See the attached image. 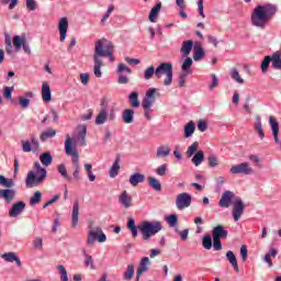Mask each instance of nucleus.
<instances>
[{
	"label": "nucleus",
	"mask_w": 281,
	"mask_h": 281,
	"mask_svg": "<svg viewBox=\"0 0 281 281\" xmlns=\"http://www.w3.org/2000/svg\"><path fill=\"white\" fill-rule=\"evenodd\" d=\"M113 52H115V46L113 45V42L106 40V38H101L95 42L94 45V76L97 78H102V67H104V64L102 63V58H112Z\"/></svg>",
	"instance_id": "obj_1"
},
{
	"label": "nucleus",
	"mask_w": 281,
	"mask_h": 281,
	"mask_svg": "<svg viewBox=\"0 0 281 281\" xmlns=\"http://www.w3.org/2000/svg\"><path fill=\"white\" fill-rule=\"evenodd\" d=\"M277 12L278 7L274 4L257 5L251 14V23L255 27H261L265 30L269 21L276 16Z\"/></svg>",
	"instance_id": "obj_2"
},
{
	"label": "nucleus",
	"mask_w": 281,
	"mask_h": 281,
	"mask_svg": "<svg viewBox=\"0 0 281 281\" xmlns=\"http://www.w3.org/2000/svg\"><path fill=\"white\" fill-rule=\"evenodd\" d=\"M166 76L164 80L165 87H170L172 85V64L170 63H161L156 69L154 66H149L144 71V78L145 80H150L153 76H156V78H161V76Z\"/></svg>",
	"instance_id": "obj_3"
},
{
	"label": "nucleus",
	"mask_w": 281,
	"mask_h": 281,
	"mask_svg": "<svg viewBox=\"0 0 281 281\" xmlns=\"http://www.w3.org/2000/svg\"><path fill=\"white\" fill-rule=\"evenodd\" d=\"M66 142H65V150H66V155H68L69 157L72 158V165L75 168V171L72 173V177H75V179H80V155L78 154V149L76 148V145H74V143L71 142V137L69 136V134L66 135Z\"/></svg>",
	"instance_id": "obj_4"
},
{
	"label": "nucleus",
	"mask_w": 281,
	"mask_h": 281,
	"mask_svg": "<svg viewBox=\"0 0 281 281\" xmlns=\"http://www.w3.org/2000/svg\"><path fill=\"white\" fill-rule=\"evenodd\" d=\"M161 229H164V226L159 221H145L140 225H138V231L143 236V240H150V238H153V236H155L156 234H159Z\"/></svg>",
	"instance_id": "obj_5"
},
{
	"label": "nucleus",
	"mask_w": 281,
	"mask_h": 281,
	"mask_svg": "<svg viewBox=\"0 0 281 281\" xmlns=\"http://www.w3.org/2000/svg\"><path fill=\"white\" fill-rule=\"evenodd\" d=\"M212 236L213 248L215 249V251H221V249H223V244L221 243V240H225L227 236H229V233L227 232V229H225V226L217 225L213 228Z\"/></svg>",
	"instance_id": "obj_6"
},
{
	"label": "nucleus",
	"mask_w": 281,
	"mask_h": 281,
	"mask_svg": "<svg viewBox=\"0 0 281 281\" xmlns=\"http://www.w3.org/2000/svg\"><path fill=\"white\" fill-rule=\"evenodd\" d=\"M47 178V170H41V173H33V171H30L26 176L25 186L26 188H36L37 186H41L43 181Z\"/></svg>",
	"instance_id": "obj_7"
},
{
	"label": "nucleus",
	"mask_w": 281,
	"mask_h": 281,
	"mask_svg": "<svg viewBox=\"0 0 281 281\" xmlns=\"http://www.w3.org/2000/svg\"><path fill=\"white\" fill-rule=\"evenodd\" d=\"M95 240H98V243H106V235L100 227H95L94 229L89 231L87 237L88 247H93V245H95Z\"/></svg>",
	"instance_id": "obj_8"
},
{
	"label": "nucleus",
	"mask_w": 281,
	"mask_h": 281,
	"mask_svg": "<svg viewBox=\"0 0 281 281\" xmlns=\"http://www.w3.org/2000/svg\"><path fill=\"white\" fill-rule=\"evenodd\" d=\"M192 205V195L188 192H183L177 195L176 206L178 210H186Z\"/></svg>",
	"instance_id": "obj_9"
},
{
	"label": "nucleus",
	"mask_w": 281,
	"mask_h": 281,
	"mask_svg": "<svg viewBox=\"0 0 281 281\" xmlns=\"http://www.w3.org/2000/svg\"><path fill=\"white\" fill-rule=\"evenodd\" d=\"M31 140H21L23 153H32V150H38L41 144L38 143V138L36 135H30Z\"/></svg>",
	"instance_id": "obj_10"
},
{
	"label": "nucleus",
	"mask_w": 281,
	"mask_h": 281,
	"mask_svg": "<svg viewBox=\"0 0 281 281\" xmlns=\"http://www.w3.org/2000/svg\"><path fill=\"white\" fill-rule=\"evenodd\" d=\"M231 175H254V168L249 162L235 165L229 169Z\"/></svg>",
	"instance_id": "obj_11"
},
{
	"label": "nucleus",
	"mask_w": 281,
	"mask_h": 281,
	"mask_svg": "<svg viewBox=\"0 0 281 281\" xmlns=\"http://www.w3.org/2000/svg\"><path fill=\"white\" fill-rule=\"evenodd\" d=\"M233 218L236 223H238V221H240V217L243 216V214H245V203L243 202L241 199H237L235 200L234 204H233Z\"/></svg>",
	"instance_id": "obj_12"
},
{
	"label": "nucleus",
	"mask_w": 281,
	"mask_h": 281,
	"mask_svg": "<svg viewBox=\"0 0 281 281\" xmlns=\"http://www.w3.org/2000/svg\"><path fill=\"white\" fill-rule=\"evenodd\" d=\"M155 93H157V89L150 88L147 90L143 101L142 106L144 111H148L155 104Z\"/></svg>",
	"instance_id": "obj_13"
},
{
	"label": "nucleus",
	"mask_w": 281,
	"mask_h": 281,
	"mask_svg": "<svg viewBox=\"0 0 281 281\" xmlns=\"http://www.w3.org/2000/svg\"><path fill=\"white\" fill-rule=\"evenodd\" d=\"M69 30V20L67 18H61L58 22V31H59V41L60 43H65V38H67V31Z\"/></svg>",
	"instance_id": "obj_14"
},
{
	"label": "nucleus",
	"mask_w": 281,
	"mask_h": 281,
	"mask_svg": "<svg viewBox=\"0 0 281 281\" xmlns=\"http://www.w3.org/2000/svg\"><path fill=\"white\" fill-rule=\"evenodd\" d=\"M124 71L126 74H132L131 68H128L126 65L124 64H119L116 72L119 74V85H128V77L124 76Z\"/></svg>",
	"instance_id": "obj_15"
},
{
	"label": "nucleus",
	"mask_w": 281,
	"mask_h": 281,
	"mask_svg": "<svg viewBox=\"0 0 281 281\" xmlns=\"http://www.w3.org/2000/svg\"><path fill=\"white\" fill-rule=\"evenodd\" d=\"M269 125L272 131L276 144H280V139L278 138V135H280V123H278V120L274 116H270Z\"/></svg>",
	"instance_id": "obj_16"
},
{
	"label": "nucleus",
	"mask_w": 281,
	"mask_h": 281,
	"mask_svg": "<svg viewBox=\"0 0 281 281\" xmlns=\"http://www.w3.org/2000/svg\"><path fill=\"white\" fill-rule=\"evenodd\" d=\"M24 210H25V202L23 201L15 202L12 205L11 210H9V216H11V218H16V216H19Z\"/></svg>",
	"instance_id": "obj_17"
},
{
	"label": "nucleus",
	"mask_w": 281,
	"mask_h": 281,
	"mask_svg": "<svg viewBox=\"0 0 281 281\" xmlns=\"http://www.w3.org/2000/svg\"><path fill=\"white\" fill-rule=\"evenodd\" d=\"M149 265H150V259L148 257H144L140 260L139 267L136 270V281H139V278H142V276H144V273H146V271H148Z\"/></svg>",
	"instance_id": "obj_18"
},
{
	"label": "nucleus",
	"mask_w": 281,
	"mask_h": 281,
	"mask_svg": "<svg viewBox=\"0 0 281 281\" xmlns=\"http://www.w3.org/2000/svg\"><path fill=\"white\" fill-rule=\"evenodd\" d=\"M119 202L125 210H128V207H133V196H131V194L126 191H123L120 194Z\"/></svg>",
	"instance_id": "obj_19"
},
{
	"label": "nucleus",
	"mask_w": 281,
	"mask_h": 281,
	"mask_svg": "<svg viewBox=\"0 0 281 281\" xmlns=\"http://www.w3.org/2000/svg\"><path fill=\"white\" fill-rule=\"evenodd\" d=\"M235 194L232 191H225L222 194V198L218 202L220 207H229L232 205V199H234Z\"/></svg>",
	"instance_id": "obj_20"
},
{
	"label": "nucleus",
	"mask_w": 281,
	"mask_h": 281,
	"mask_svg": "<svg viewBox=\"0 0 281 281\" xmlns=\"http://www.w3.org/2000/svg\"><path fill=\"white\" fill-rule=\"evenodd\" d=\"M255 133H257L260 142L265 139V130H262V119L260 115H257L255 117V124H254Z\"/></svg>",
	"instance_id": "obj_21"
},
{
	"label": "nucleus",
	"mask_w": 281,
	"mask_h": 281,
	"mask_svg": "<svg viewBox=\"0 0 281 281\" xmlns=\"http://www.w3.org/2000/svg\"><path fill=\"white\" fill-rule=\"evenodd\" d=\"M0 196L4 199L5 203H12L14 196H16V191H14V189H1Z\"/></svg>",
	"instance_id": "obj_22"
},
{
	"label": "nucleus",
	"mask_w": 281,
	"mask_h": 281,
	"mask_svg": "<svg viewBox=\"0 0 281 281\" xmlns=\"http://www.w3.org/2000/svg\"><path fill=\"white\" fill-rule=\"evenodd\" d=\"M1 258L5 260V262H15L18 267H22L21 258L16 256V252H5L1 255Z\"/></svg>",
	"instance_id": "obj_23"
},
{
	"label": "nucleus",
	"mask_w": 281,
	"mask_h": 281,
	"mask_svg": "<svg viewBox=\"0 0 281 281\" xmlns=\"http://www.w3.org/2000/svg\"><path fill=\"white\" fill-rule=\"evenodd\" d=\"M122 120L124 124H133L135 120V110L125 109L122 114Z\"/></svg>",
	"instance_id": "obj_24"
},
{
	"label": "nucleus",
	"mask_w": 281,
	"mask_h": 281,
	"mask_svg": "<svg viewBox=\"0 0 281 281\" xmlns=\"http://www.w3.org/2000/svg\"><path fill=\"white\" fill-rule=\"evenodd\" d=\"M226 259L228 260L229 265H232L234 271L238 273L240 271V268L238 267V259H236V255L234 254V251L228 250L226 252Z\"/></svg>",
	"instance_id": "obj_25"
},
{
	"label": "nucleus",
	"mask_w": 281,
	"mask_h": 281,
	"mask_svg": "<svg viewBox=\"0 0 281 281\" xmlns=\"http://www.w3.org/2000/svg\"><path fill=\"white\" fill-rule=\"evenodd\" d=\"M204 57H205V50H203L201 43H195L193 48V60L199 61V60H202V58Z\"/></svg>",
	"instance_id": "obj_26"
},
{
	"label": "nucleus",
	"mask_w": 281,
	"mask_h": 281,
	"mask_svg": "<svg viewBox=\"0 0 281 281\" xmlns=\"http://www.w3.org/2000/svg\"><path fill=\"white\" fill-rule=\"evenodd\" d=\"M42 100L52 102V88H49V83L47 82H43L42 85Z\"/></svg>",
	"instance_id": "obj_27"
},
{
	"label": "nucleus",
	"mask_w": 281,
	"mask_h": 281,
	"mask_svg": "<svg viewBox=\"0 0 281 281\" xmlns=\"http://www.w3.org/2000/svg\"><path fill=\"white\" fill-rule=\"evenodd\" d=\"M159 12H161V2H158L149 12L148 20L150 23H157V18L159 16Z\"/></svg>",
	"instance_id": "obj_28"
},
{
	"label": "nucleus",
	"mask_w": 281,
	"mask_h": 281,
	"mask_svg": "<svg viewBox=\"0 0 281 281\" xmlns=\"http://www.w3.org/2000/svg\"><path fill=\"white\" fill-rule=\"evenodd\" d=\"M146 179V176L143 173H134L130 177V183L133 186V188H137L139 183H144V180Z\"/></svg>",
	"instance_id": "obj_29"
},
{
	"label": "nucleus",
	"mask_w": 281,
	"mask_h": 281,
	"mask_svg": "<svg viewBox=\"0 0 281 281\" xmlns=\"http://www.w3.org/2000/svg\"><path fill=\"white\" fill-rule=\"evenodd\" d=\"M194 46V42L192 40L182 42V46L180 52L183 54L184 57L190 56V52H192V47Z\"/></svg>",
	"instance_id": "obj_30"
},
{
	"label": "nucleus",
	"mask_w": 281,
	"mask_h": 281,
	"mask_svg": "<svg viewBox=\"0 0 281 281\" xmlns=\"http://www.w3.org/2000/svg\"><path fill=\"white\" fill-rule=\"evenodd\" d=\"M128 102L132 109H139V93L134 91L128 95Z\"/></svg>",
	"instance_id": "obj_31"
},
{
	"label": "nucleus",
	"mask_w": 281,
	"mask_h": 281,
	"mask_svg": "<svg viewBox=\"0 0 281 281\" xmlns=\"http://www.w3.org/2000/svg\"><path fill=\"white\" fill-rule=\"evenodd\" d=\"M120 172V155L116 156L115 161L113 162L110 169L111 179H115Z\"/></svg>",
	"instance_id": "obj_32"
},
{
	"label": "nucleus",
	"mask_w": 281,
	"mask_h": 281,
	"mask_svg": "<svg viewBox=\"0 0 281 281\" xmlns=\"http://www.w3.org/2000/svg\"><path fill=\"white\" fill-rule=\"evenodd\" d=\"M80 214V205L78 204V201L74 203L72 206V227H78V215Z\"/></svg>",
	"instance_id": "obj_33"
},
{
	"label": "nucleus",
	"mask_w": 281,
	"mask_h": 281,
	"mask_svg": "<svg viewBox=\"0 0 281 281\" xmlns=\"http://www.w3.org/2000/svg\"><path fill=\"white\" fill-rule=\"evenodd\" d=\"M271 60H272V68L281 70V54H280V52L273 53L271 56Z\"/></svg>",
	"instance_id": "obj_34"
},
{
	"label": "nucleus",
	"mask_w": 281,
	"mask_h": 281,
	"mask_svg": "<svg viewBox=\"0 0 281 281\" xmlns=\"http://www.w3.org/2000/svg\"><path fill=\"white\" fill-rule=\"evenodd\" d=\"M148 186L153 188L156 192H161V182L157 178L148 177Z\"/></svg>",
	"instance_id": "obj_35"
},
{
	"label": "nucleus",
	"mask_w": 281,
	"mask_h": 281,
	"mask_svg": "<svg viewBox=\"0 0 281 281\" xmlns=\"http://www.w3.org/2000/svg\"><path fill=\"white\" fill-rule=\"evenodd\" d=\"M191 161L195 166L201 165L205 161V153H203V150H198Z\"/></svg>",
	"instance_id": "obj_36"
},
{
	"label": "nucleus",
	"mask_w": 281,
	"mask_h": 281,
	"mask_svg": "<svg viewBox=\"0 0 281 281\" xmlns=\"http://www.w3.org/2000/svg\"><path fill=\"white\" fill-rule=\"evenodd\" d=\"M278 256V250L276 248H271L268 254H266L263 258V262H267L268 267H273V261H271V258H276Z\"/></svg>",
	"instance_id": "obj_37"
},
{
	"label": "nucleus",
	"mask_w": 281,
	"mask_h": 281,
	"mask_svg": "<svg viewBox=\"0 0 281 281\" xmlns=\"http://www.w3.org/2000/svg\"><path fill=\"white\" fill-rule=\"evenodd\" d=\"M40 161L43 164V166H52V161H54V158L52 157V153L47 151L40 156Z\"/></svg>",
	"instance_id": "obj_38"
},
{
	"label": "nucleus",
	"mask_w": 281,
	"mask_h": 281,
	"mask_svg": "<svg viewBox=\"0 0 281 281\" xmlns=\"http://www.w3.org/2000/svg\"><path fill=\"white\" fill-rule=\"evenodd\" d=\"M195 130L196 126L194 125V122L190 121L188 124L184 125V137H192Z\"/></svg>",
	"instance_id": "obj_39"
},
{
	"label": "nucleus",
	"mask_w": 281,
	"mask_h": 281,
	"mask_svg": "<svg viewBox=\"0 0 281 281\" xmlns=\"http://www.w3.org/2000/svg\"><path fill=\"white\" fill-rule=\"evenodd\" d=\"M133 276H135V266L133 263L128 265L124 274L123 280H133Z\"/></svg>",
	"instance_id": "obj_40"
},
{
	"label": "nucleus",
	"mask_w": 281,
	"mask_h": 281,
	"mask_svg": "<svg viewBox=\"0 0 281 281\" xmlns=\"http://www.w3.org/2000/svg\"><path fill=\"white\" fill-rule=\"evenodd\" d=\"M168 155H170V147L168 145H161L157 148L156 157H168Z\"/></svg>",
	"instance_id": "obj_41"
},
{
	"label": "nucleus",
	"mask_w": 281,
	"mask_h": 281,
	"mask_svg": "<svg viewBox=\"0 0 281 281\" xmlns=\"http://www.w3.org/2000/svg\"><path fill=\"white\" fill-rule=\"evenodd\" d=\"M106 116H108L106 110H104V108H102L95 117L97 126L104 124V122H106Z\"/></svg>",
	"instance_id": "obj_42"
},
{
	"label": "nucleus",
	"mask_w": 281,
	"mask_h": 281,
	"mask_svg": "<svg viewBox=\"0 0 281 281\" xmlns=\"http://www.w3.org/2000/svg\"><path fill=\"white\" fill-rule=\"evenodd\" d=\"M43 199V193L41 191H36L30 199V205L31 207H34V205H38Z\"/></svg>",
	"instance_id": "obj_43"
},
{
	"label": "nucleus",
	"mask_w": 281,
	"mask_h": 281,
	"mask_svg": "<svg viewBox=\"0 0 281 281\" xmlns=\"http://www.w3.org/2000/svg\"><path fill=\"white\" fill-rule=\"evenodd\" d=\"M49 137H56V130H47L40 135L41 142H47Z\"/></svg>",
	"instance_id": "obj_44"
},
{
	"label": "nucleus",
	"mask_w": 281,
	"mask_h": 281,
	"mask_svg": "<svg viewBox=\"0 0 281 281\" xmlns=\"http://www.w3.org/2000/svg\"><path fill=\"white\" fill-rule=\"evenodd\" d=\"M79 128V139L81 142V146H87V125H81Z\"/></svg>",
	"instance_id": "obj_45"
},
{
	"label": "nucleus",
	"mask_w": 281,
	"mask_h": 281,
	"mask_svg": "<svg viewBox=\"0 0 281 281\" xmlns=\"http://www.w3.org/2000/svg\"><path fill=\"white\" fill-rule=\"evenodd\" d=\"M192 58H190V57H188L184 61H183V64H182V66H181V69H182V71H183V74H187V75H190V74H192V71L190 70L191 69V67H192Z\"/></svg>",
	"instance_id": "obj_46"
},
{
	"label": "nucleus",
	"mask_w": 281,
	"mask_h": 281,
	"mask_svg": "<svg viewBox=\"0 0 281 281\" xmlns=\"http://www.w3.org/2000/svg\"><path fill=\"white\" fill-rule=\"evenodd\" d=\"M24 43H25V37L23 40L19 35L13 36V47H15V52H19V49H21V47H23Z\"/></svg>",
	"instance_id": "obj_47"
},
{
	"label": "nucleus",
	"mask_w": 281,
	"mask_h": 281,
	"mask_svg": "<svg viewBox=\"0 0 281 281\" xmlns=\"http://www.w3.org/2000/svg\"><path fill=\"white\" fill-rule=\"evenodd\" d=\"M231 77L233 78V80H235V82H238V85L245 83V80L240 77V74L238 72V70L236 68L232 69Z\"/></svg>",
	"instance_id": "obj_48"
},
{
	"label": "nucleus",
	"mask_w": 281,
	"mask_h": 281,
	"mask_svg": "<svg viewBox=\"0 0 281 281\" xmlns=\"http://www.w3.org/2000/svg\"><path fill=\"white\" fill-rule=\"evenodd\" d=\"M0 186H2L3 188H14V181L12 179L0 176Z\"/></svg>",
	"instance_id": "obj_49"
},
{
	"label": "nucleus",
	"mask_w": 281,
	"mask_h": 281,
	"mask_svg": "<svg viewBox=\"0 0 281 281\" xmlns=\"http://www.w3.org/2000/svg\"><path fill=\"white\" fill-rule=\"evenodd\" d=\"M199 150V142H194L191 146L188 147L187 157H193L194 154Z\"/></svg>",
	"instance_id": "obj_50"
},
{
	"label": "nucleus",
	"mask_w": 281,
	"mask_h": 281,
	"mask_svg": "<svg viewBox=\"0 0 281 281\" xmlns=\"http://www.w3.org/2000/svg\"><path fill=\"white\" fill-rule=\"evenodd\" d=\"M202 247H204V249H212V236L204 235L202 238Z\"/></svg>",
	"instance_id": "obj_51"
},
{
	"label": "nucleus",
	"mask_w": 281,
	"mask_h": 281,
	"mask_svg": "<svg viewBox=\"0 0 281 281\" xmlns=\"http://www.w3.org/2000/svg\"><path fill=\"white\" fill-rule=\"evenodd\" d=\"M57 269L60 273V280L69 281V276L67 274V269L65 268V266H58Z\"/></svg>",
	"instance_id": "obj_52"
},
{
	"label": "nucleus",
	"mask_w": 281,
	"mask_h": 281,
	"mask_svg": "<svg viewBox=\"0 0 281 281\" xmlns=\"http://www.w3.org/2000/svg\"><path fill=\"white\" fill-rule=\"evenodd\" d=\"M272 59L271 56H266L261 63V71H263V74L267 71V69H269V65H271Z\"/></svg>",
	"instance_id": "obj_53"
},
{
	"label": "nucleus",
	"mask_w": 281,
	"mask_h": 281,
	"mask_svg": "<svg viewBox=\"0 0 281 281\" xmlns=\"http://www.w3.org/2000/svg\"><path fill=\"white\" fill-rule=\"evenodd\" d=\"M206 159L210 168H216L218 166V158L215 155H210Z\"/></svg>",
	"instance_id": "obj_54"
},
{
	"label": "nucleus",
	"mask_w": 281,
	"mask_h": 281,
	"mask_svg": "<svg viewBox=\"0 0 281 281\" xmlns=\"http://www.w3.org/2000/svg\"><path fill=\"white\" fill-rule=\"evenodd\" d=\"M166 172H168V165L167 164L160 165L156 169V175H158V177H166Z\"/></svg>",
	"instance_id": "obj_55"
},
{
	"label": "nucleus",
	"mask_w": 281,
	"mask_h": 281,
	"mask_svg": "<svg viewBox=\"0 0 281 281\" xmlns=\"http://www.w3.org/2000/svg\"><path fill=\"white\" fill-rule=\"evenodd\" d=\"M167 223L169 227H175L179 223V217L175 214H171L167 217Z\"/></svg>",
	"instance_id": "obj_56"
},
{
	"label": "nucleus",
	"mask_w": 281,
	"mask_h": 281,
	"mask_svg": "<svg viewBox=\"0 0 281 281\" xmlns=\"http://www.w3.org/2000/svg\"><path fill=\"white\" fill-rule=\"evenodd\" d=\"M85 265L86 267H90V269L92 270L95 269V265L93 263V257L91 255H86Z\"/></svg>",
	"instance_id": "obj_57"
},
{
	"label": "nucleus",
	"mask_w": 281,
	"mask_h": 281,
	"mask_svg": "<svg viewBox=\"0 0 281 281\" xmlns=\"http://www.w3.org/2000/svg\"><path fill=\"white\" fill-rule=\"evenodd\" d=\"M240 256L243 262H247V258H249V250L247 249V246L243 245L240 247Z\"/></svg>",
	"instance_id": "obj_58"
},
{
	"label": "nucleus",
	"mask_w": 281,
	"mask_h": 281,
	"mask_svg": "<svg viewBox=\"0 0 281 281\" xmlns=\"http://www.w3.org/2000/svg\"><path fill=\"white\" fill-rule=\"evenodd\" d=\"M57 170L64 179H69V173H67V167L65 165H58Z\"/></svg>",
	"instance_id": "obj_59"
},
{
	"label": "nucleus",
	"mask_w": 281,
	"mask_h": 281,
	"mask_svg": "<svg viewBox=\"0 0 281 281\" xmlns=\"http://www.w3.org/2000/svg\"><path fill=\"white\" fill-rule=\"evenodd\" d=\"M177 234H179L181 240L186 241L188 240V234H190V229L186 228L183 231H179V228H176Z\"/></svg>",
	"instance_id": "obj_60"
},
{
	"label": "nucleus",
	"mask_w": 281,
	"mask_h": 281,
	"mask_svg": "<svg viewBox=\"0 0 281 281\" xmlns=\"http://www.w3.org/2000/svg\"><path fill=\"white\" fill-rule=\"evenodd\" d=\"M12 91H14V87L4 88L3 97L5 98V100H12Z\"/></svg>",
	"instance_id": "obj_61"
},
{
	"label": "nucleus",
	"mask_w": 281,
	"mask_h": 281,
	"mask_svg": "<svg viewBox=\"0 0 281 281\" xmlns=\"http://www.w3.org/2000/svg\"><path fill=\"white\" fill-rule=\"evenodd\" d=\"M198 130L201 132V133H205V131H207V122L205 120H200L198 122Z\"/></svg>",
	"instance_id": "obj_62"
},
{
	"label": "nucleus",
	"mask_w": 281,
	"mask_h": 281,
	"mask_svg": "<svg viewBox=\"0 0 281 281\" xmlns=\"http://www.w3.org/2000/svg\"><path fill=\"white\" fill-rule=\"evenodd\" d=\"M20 106L22 109H27L30 106V99H25L24 97L19 98Z\"/></svg>",
	"instance_id": "obj_63"
},
{
	"label": "nucleus",
	"mask_w": 281,
	"mask_h": 281,
	"mask_svg": "<svg viewBox=\"0 0 281 281\" xmlns=\"http://www.w3.org/2000/svg\"><path fill=\"white\" fill-rule=\"evenodd\" d=\"M26 8L34 12L36 10V0H26Z\"/></svg>",
	"instance_id": "obj_64"
}]
</instances>
